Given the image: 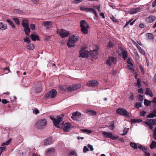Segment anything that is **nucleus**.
<instances>
[{"label": "nucleus", "instance_id": "obj_9", "mask_svg": "<svg viewBox=\"0 0 156 156\" xmlns=\"http://www.w3.org/2000/svg\"><path fill=\"white\" fill-rule=\"evenodd\" d=\"M58 33L62 38L67 37L70 34L69 31H67L63 29L61 30L60 32H58Z\"/></svg>", "mask_w": 156, "mask_h": 156}, {"label": "nucleus", "instance_id": "obj_40", "mask_svg": "<svg viewBox=\"0 0 156 156\" xmlns=\"http://www.w3.org/2000/svg\"><path fill=\"white\" fill-rule=\"evenodd\" d=\"M69 156H76L77 154L76 151H73L69 153Z\"/></svg>", "mask_w": 156, "mask_h": 156}, {"label": "nucleus", "instance_id": "obj_10", "mask_svg": "<svg viewBox=\"0 0 156 156\" xmlns=\"http://www.w3.org/2000/svg\"><path fill=\"white\" fill-rule=\"evenodd\" d=\"M102 133L104 136L107 138L111 139L113 140H115L117 138V137L113 136L111 133L103 131Z\"/></svg>", "mask_w": 156, "mask_h": 156}, {"label": "nucleus", "instance_id": "obj_14", "mask_svg": "<svg viewBox=\"0 0 156 156\" xmlns=\"http://www.w3.org/2000/svg\"><path fill=\"white\" fill-rule=\"evenodd\" d=\"M84 112L88 114V115L92 116H95L97 115V112L93 110L87 109L84 111Z\"/></svg>", "mask_w": 156, "mask_h": 156}, {"label": "nucleus", "instance_id": "obj_54", "mask_svg": "<svg viewBox=\"0 0 156 156\" xmlns=\"http://www.w3.org/2000/svg\"><path fill=\"white\" fill-rule=\"evenodd\" d=\"M82 131L87 132L89 133H91L92 131L90 130H87V129H83L81 130Z\"/></svg>", "mask_w": 156, "mask_h": 156}, {"label": "nucleus", "instance_id": "obj_1", "mask_svg": "<svg viewBox=\"0 0 156 156\" xmlns=\"http://www.w3.org/2000/svg\"><path fill=\"white\" fill-rule=\"evenodd\" d=\"M57 119H55L54 121L55 126L57 128H61L63 129V130L65 132L69 131L71 128L73 126L69 122H65L62 120V117L58 115L57 116Z\"/></svg>", "mask_w": 156, "mask_h": 156}, {"label": "nucleus", "instance_id": "obj_36", "mask_svg": "<svg viewBox=\"0 0 156 156\" xmlns=\"http://www.w3.org/2000/svg\"><path fill=\"white\" fill-rule=\"evenodd\" d=\"M130 146L134 149H136L137 148V144L135 143L131 142L130 143Z\"/></svg>", "mask_w": 156, "mask_h": 156}, {"label": "nucleus", "instance_id": "obj_13", "mask_svg": "<svg viewBox=\"0 0 156 156\" xmlns=\"http://www.w3.org/2000/svg\"><path fill=\"white\" fill-rule=\"evenodd\" d=\"M98 83L97 81L93 80L90 81L87 83V85L89 87H93L97 86L98 85Z\"/></svg>", "mask_w": 156, "mask_h": 156}, {"label": "nucleus", "instance_id": "obj_43", "mask_svg": "<svg viewBox=\"0 0 156 156\" xmlns=\"http://www.w3.org/2000/svg\"><path fill=\"white\" fill-rule=\"evenodd\" d=\"M141 82L140 80V79H137V83L138 88H140L141 86Z\"/></svg>", "mask_w": 156, "mask_h": 156}, {"label": "nucleus", "instance_id": "obj_62", "mask_svg": "<svg viewBox=\"0 0 156 156\" xmlns=\"http://www.w3.org/2000/svg\"><path fill=\"white\" fill-rule=\"evenodd\" d=\"M2 102L3 104H6L8 103L9 101L5 99H3L2 100Z\"/></svg>", "mask_w": 156, "mask_h": 156}, {"label": "nucleus", "instance_id": "obj_16", "mask_svg": "<svg viewBox=\"0 0 156 156\" xmlns=\"http://www.w3.org/2000/svg\"><path fill=\"white\" fill-rule=\"evenodd\" d=\"M80 28L87 27L89 28L88 24L84 20H82L80 22Z\"/></svg>", "mask_w": 156, "mask_h": 156}, {"label": "nucleus", "instance_id": "obj_41", "mask_svg": "<svg viewBox=\"0 0 156 156\" xmlns=\"http://www.w3.org/2000/svg\"><path fill=\"white\" fill-rule=\"evenodd\" d=\"M12 140V139L11 138L9 139V140L6 141V142L2 143V145L3 146L5 145H8Z\"/></svg>", "mask_w": 156, "mask_h": 156}, {"label": "nucleus", "instance_id": "obj_31", "mask_svg": "<svg viewBox=\"0 0 156 156\" xmlns=\"http://www.w3.org/2000/svg\"><path fill=\"white\" fill-rule=\"evenodd\" d=\"M89 28H87V27L81 28V30L83 34H87L88 33V29Z\"/></svg>", "mask_w": 156, "mask_h": 156}, {"label": "nucleus", "instance_id": "obj_61", "mask_svg": "<svg viewBox=\"0 0 156 156\" xmlns=\"http://www.w3.org/2000/svg\"><path fill=\"white\" fill-rule=\"evenodd\" d=\"M145 153L144 156H150V153L148 151H144Z\"/></svg>", "mask_w": 156, "mask_h": 156}, {"label": "nucleus", "instance_id": "obj_3", "mask_svg": "<svg viewBox=\"0 0 156 156\" xmlns=\"http://www.w3.org/2000/svg\"><path fill=\"white\" fill-rule=\"evenodd\" d=\"M78 37H76L74 35L70 37L69 38V41L67 43L68 47L71 48L74 46L76 45L75 43L78 41Z\"/></svg>", "mask_w": 156, "mask_h": 156}, {"label": "nucleus", "instance_id": "obj_4", "mask_svg": "<svg viewBox=\"0 0 156 156\" xmlns=\"http://www.w3.org/2000/svg\"><path fill=\"white\" fill-rule=\"evenodd\" d=\"M57 94V91L53 89L46 93L44 95V97L46 99L48 98L49 97L51 98H53L55 97Z\"/></svg>", "mask_w": 156, "mask_h": 156}, {"label": "nucleus", "instance_id": "obj_57", "mask_svg": "<svg viewBox=\"0 0 156 156\" xmlns=\"http://www.w3.org/2000/svg\"><path fill=\"white\" fill-rule=\"evenodd\" d=\"M87 147L90 148V151H93L94 150L92 146L90 144H88L87 145Z\"/></svg>", "mask_w": 156, "mask_h": 156}, {"label": "nucleus", "instance_id": "obj_29", "mask_svg": "<svg viewBox=\"0 0 156 156\" xmlns=\"http://www.w3.org/2000/svg\"><path fill=\"white\" fill-rule=\"evenodd\" d=\"M31 39L33 41H35L36 40H39L38 36L37 35L31 34L30 35Z\"/></svg>", "mask_w": 156, "mask_h": 156}, {"label": "nucleus", "instance_id": "obj_33", "mask_svg": "<svg viewBox=\"0 0 156 156\" xmlns=\"http://www.w3.org/2000/svg\"><path fill=\"white\" fill-rule=\"evenodd\" d=\"M146 36L147 37V40H151L153 38V36L151 33H147L146 34Z\"/></svg>", "mask_w": 156, "mask_h": 156}, {"label": "nucleus", "instance_id": "obj_22", "mask_svg": "<svg viewBox=\"0 0 156 156\" xmlns=\"http://www.w3.org/2000/svg\"><path fill=\"white\" fill-rule=\"evenodd\" d=\"M52 22L51 21H46L43 23V25L48 29L52 27Z\"/></svg>", "mask_w": 156, "mask_h": 156}, {"label": "nucleus", "instance_id": "obj_11", "mask_svg": "<svg viewBox=\"0 0 156 156\" xmlns=\"http://www.w3.org/2000/svg\"><path fill=\"white\" fill-rule=\"evenodd\" d=\"M25 42L27 43V44H29L27 46L28 49L29 50H33L34 48L33 44H30V41L29 37H26L24 39Z\"/></svg>", "mask_w": 156, "mask_h": 156}, {"label": "nucleus", "instance_id": "obj_59", "mask_svg": "<svg viewBox=\"0 0 156 156\" xmlns=\"http://www.w3.org/2000/svg\"><path fill=\"white\" fill-rule=\"evenodd\" d=\"M30 27L32 30H35V25L33 24H31L30 25Z\"/></svg>", "mask_w": 156, "mask_h": 156}, {"label": "nucleus", "instance_id": "obj_48", "mask_svg": "<svg viewBox=\"0 0 156 156\" xmlns=\"http://www.w3.org/2000/svg\"><path fill=\"white\" fill-rule=\"evenodd\" d=\"M95 11L94 9L92 8H88L87 12H90L93 13Z\"/></svg>", "mask_w": 156, "mask_h": 156}, {"label": "nucleus", "instance_id": "obj_20", "mask_svg": "<svg viewBox=\"0 0 156 156\" xmlns=\"http://www.w3.org/2000/svg\"><path fill=\"white\" fill-rule=\"evenodd\" d=\"M41 84V83H38L35 87V91L36 92H40L42 90Z\"/></svg>", "mask_w": 156, "mask_h": 156}, {"label": "nucleus", "instance_id": "obj_35", "mask_svg": "<svg viewBox=\"0 0 156 156\" xmlns=\"http://www.w3.org/2000/svg\"><path fill=\"white\" fill-rule=\"evenodd\" d=\"M6 21L13 28H15V26L12 21L9 20H7Z\"/></svg>", "mask_w": 156, "mask_h": 156}, {"label": "nucleus", "instance_id": "obj_44", "mask_svg": "<svg viewBox=\"0 0 156 156\" xmlns=\"http://www.w3.org/2000/svg\"><path fill=\"white\" fill-rule=\"evenodd\" d=\"M80 9L82 11H84L86 12H87L88 8L84 7H80Z\"/></svg>", "mask_w": 156, "mask_h": 156}, {"label": "nucleus", "instance_id": "obj_51", "mask_svg": "<svg viewBox=\"0 0 156 156\" xmlns=\"http://www.w3.org/2000/svg\"><path fill=\"white\" fill-rule=\"evenodd\" d=\"M138 99L139 101H142L143 100V96L141 94L139 95L138 97Z\"/></svg>", "mask_w": 156, "mask_h": 156}, {"label": "nucleus", "instance_id": "obj_32", "mask_svg": "<svg viewBox=\"0 0 156 156\" xmlns=\"http://www.w3.org/2000/svg\"><path fill=\"white\" fill-rule=\"evenodd\" d=\"M150 147L151 149H154V148L156 147V142L154 141H153L151 143Z\"/></svg>", "mask_w": 156, "mask_h": 156}, {"label": "nucleus", "instance_id": "obj_46", "mask_svg": "<svg viewBox=\"0 0 156 156\" xmlns=\"http://www.w3.org/2000/svg\"><path fill=\"white\" fill-rule=\"evenodd\" d=\"M13 20L14 21L15 23L17 25H19L20 24V23L19 20L18 18H13Z\"/></svg>", "mask_w": 156, "mask_h": 156}, {"label": "nucleus", "instance_id": "obj_63", "mask_svg": "<svg viewBox=\"0 0 156 156\" xmlns=\"http://www.w3.org/2000/svg\"><path fill=\"white\" fill-rule=\"evenodd\" d=\"M146 113V112L143 111L140 112V115L142 116H144Z\"/></svg>", "mask_w": 156, "mask_h": 156}, {"label": "nucleus", "instance_id": "obj_19", "mask_svg": "<svg viewBox=\"0 0 156 156\" xmlns=\"http://www.w3.org/2000/svg\"><path fill=\"white\" fill-rule=\"evenodd\" d=\"M52 138L51 137H50L47 138L44 141L43 145H48L52 143Z\"/></svg>", "mask_w": 156, "mask_h": 156}, {"label": "nucleus", "instance_id": "obj_52", "mask_svg": "<svg viewBox=\"0 0 156 156\" xmlns=\"http://www.w3.org/2000/svg\"><path fill=\"white\" fill-rule=\"evenodd\" d=\"M127 67L130 71H131L132 72H133L134 69H133V66H132V65H127Z\"/></svg>", "mask_w": 156, "mask_h": 156}, {"label": "nucleus", "instance_id": "obj_2", "mask_svg": "<svg viewBox=\"0 0 156 156\" xmlns=\"http://www.w3.org/2000/svg\"><path fill=\"white\" fill-rule=\"evenodd\" d=\"M47 124V121L45 119H40L37 120L35 126L36 128L42 130L45 127Z\"/></svg>", "mask_w": 156, "mask_h": 156}, {"label": "nucleus", "instance_id": "obj_15", "mask_svg": "<svg viewBox=\"0 0 156 156\" xmlns=\"http://www.w3.org/2000/svg\"><path fill=\"white\" fill-rule=\"evenodd\" d=\"M80 87V84H78L74 85L72 87H68L67 88V90L68 91H73L79 88Z\"/></svg>", "mask_w": 156, "mask_h": 156}, {"label": "nucleus", "instance_id": "obj_26", "mask_svg": "<svg viewBox=\"0 0 156 156\" xmlns=\"http://www.w3.org/2000/svg\"><path fill=\"white\" fill-rule=\"evenodd\" d=\"M7 25L4 23H0V30H4L7 28Z\"/></svg>", "mask_w": 156, "mask_h": 156}, {"label": "nucleus", "instance_id": "obj_56", "mask_svg": "<svg viewBox=\"0 0 156 156\" xmlns=\"http://www.w3.org/2000/svg\"><path fill=\"white\" fill-rule=\"evenodd\" d=\"M111 130H113L114 129V126L113 124H112L110 126H107Z\"/></svg>", "mask_w": 156, "mask_h": 156}, {"label": "nucleus", "instance_id": "obj_21", "mask_svg": "<svg viewBox=\"0 0 156 156\" xmlns=\"http://www.w3.org/2000/svg\"><path fill=\"white\" fill-rule=\"evenodd\" d=\"M22 25L23 28L28 27L29 26L28 20L27 19H22Z\"/></svg>", "mask_w": 156, "mask_h": 156}, {"label": "nucleus", "instance_id": "obj_60", "mask_svg": "<svg viewBox=\"0 0 156 156\" xmlns=\"http://www.w3.org/2000/svg\"><path fill=\"white\" fill-rule=\"evenodd\" d=\"M83 0H75L73 1V3L75 4L78 3L82 1Z\"/></svg>", "mask_w": 156, "mask_h": 156}, {"label": "nucleus", "instance_id": "obj_7", "mask_svg": "<svg viewBox=\"0 0 156 156\" xmlns=\"http://www.w3.org/2000/svg\"><path fill=\"white\" fill-rule=\"evenodd\" d=\"M89 54V52L85 48L82 49L80 51V56L82 58H87Z\"/></svg>", "mask_w": 156, "mask_h": 156}, {"label": "nucleus", "instance_id": "obj_38", "mask_svg": "<svg viewBox=\"0 0 156 156\" xmlns=\"http://www.w3.org/2000/svg\"><path fill=\"white\" fill-rule=\"evenodd\" d=\"M129 130V128L124 129L123 130V133L122 134V135L123 136L125 135L127 133Z\"/></svg>", "mask_w": 156, "mask_h": 156}, {"label": "nucleus", "instance_id": "obj_47", "mask_svg": "<svg viewBox=\"0 0 156 156\" xmlns=\"http://www.w3.org/2000/svg\"><path fill=\"white\" fill-rule=\"evenodd\" d=\"M135 107L136 108H139L141 107V103L140 102H137L135 104Z\"/></svg>", "mask_w": 156, "mask_h": 156}, {"label": "nucleus", "instance_id": "obj_34", "mask_svg": "<svg viewBox=\"0 0 156 156\" xmlns=\"http://www.w3.org/2000/svg\"><path fill=\"white\" fill-rule=\"evenodd\" d=\"M151 101H148L146 99L144 100V104L145 105L147 106H149L151 103Z\"/></svg>", "mask_w": 156, "mask_h": 156}, {"label": "nucleus", "instance_id": "obj_58", "mask_svg": "<svg viewBox=\"0 0 156 156\" xmlns=\"http://www.w3.org/2000/svg\"><path fill=\"white\" fill-rule=\"evenodd\" d=\"M153 137L155 140H156V127L154 129Z\"/></svg>", "mask_w": 156, "mask_h": 156}, {"label": "nucleus", "instance_id": "obj_18", "mask_svg": "<svg viewBox=\"0 0 156 156\" xmlns=\"http://www.w3.org/2000/svg\"><path fill=\"white\" fill-rule=\"evenodd\" d=\"M89 55L91 56L92 58L94 59H96L97 58L96 56L98 55L97 51L96 50H94L93 51L89 52Z\"/></svg>", "mask_w": 156, "mask_h": 156}, {"label": "nucleus", "instance_id": "obj_5", "mask_svg": "<svg viewBox=\"0 0 156 156\" xmlns=\"http://www.w3.org/2000/svg\"><path fill=\"white\" fill-rule=\"evenodd\" d=\"M82 114L79 112L76 111L74 112L71 116L72 119L76 121H80L82 119Z\"/></svg>", "mask_w": 156, "mask_h": 156}, {"label": "nucleus", "instance_id": "obj_37", "mask_svg": "<svg viewBox=\"0 0 156 156\" xmlns=\"http://www.w3.org/2000/svg\"><path fill=\"white\" fill-rule=\"evenodd\" d=\"M137 48L139 50V51L140 52L141 54H142L143 55H144L145 54V52L144 51V50H143L142 49L141 47L139 46V45H137Z\"/></svg>", "mask_w": 156, "mask_h": 156}, {"label": "nucleus", "instance_id": "obj_50", "mask_svg": "<svg viewBox=\"0 0 156 156\" xmlns=\"http://www.w3.org/2000/svg\"><path fill=\"white\" fill-rule=\"evenodd\" d=\"M138 148L139 149H141L142 151H144H144H146V150H147V149L145 147H143L142 146H138Z\"/></svg>", "mask_w": 156, "mask_h": 156}, {"label": "nucleus", "instance_id": "obj_49", "mask_svg": "<svg viewBox=\"0 0 156 156\" xmlns=\"http://www.w3.org/2000/svg\"><path fill=\"white\" fill-rule=\"evenodd\" d=\"M113 45L112 43V42L110 41L108 42V44L107 45V47L108 48H113Z\"/></svg>", "mask_w": 156, "mask_h": 156}, {"label": "nucleus", "instance_id": "obj_55", "mask_svg": "<svg viewBox=\"0 0 156 156\" xmlns=\"http://www.w3.org/2000/svg\"><path fill=\"white\" fill-rule=\"evenodd\" d=\"M132 61L131 60V58H129L128 59L127 61V63L128 64H130V65H132V66H133V64H132Z\"/></svg>", "mask_w": 156, "mask_h": 156}, {"label": "nucleus", "instance_id": "obj_28", "mask_svg": "<svg viewBox=\"0 0 156 156\" xmlns=\"http://www.w3.org/2000/svg\"><path fill=\"white\" fill-rule=\"evenodd\" d=\"M54 149L53 147H51L48 148L46 150L45 154L46 155H48V154L54 152Z\"/></svg>", "mask_w": 156, "mask_h": 156}, {"label": "nucleus", "instance_id": "obj_42", "mask_svg": "<svg viewBox=\"0 0 156 156\" xmlns=\"http://www.w3.org/2000/svg\"><path fill=\"white\" fill-rule=\"evenodd\" d=\"M12 140V139L11 138L9 139V140L6 141V142L2 143V145L3 146L5 145H8Z\"/></svg>", "mask_w": 156, "mask_h": 156}, {"label": "nucleus", "instance_id": "obj_17", "mask_svg": "<svg viewBox=\"0 0 156 156\" xmlns=\"http://www.w3.org/2000/svg\"><path fill=\"white\" fill-rule=\"evenodd\" d=\"M119 49L122 51V55L123 58L124 60H126L128 56V53L122 47H119Z\"/></svg>", "mask_w": 156, "mask_h": 156}, {"label": "nucleus", "instance_id": "obj_23", "mask_svg": "<svg viewBox=\"0 0 156 156\" xmlns=\"http://www.w3.org/2000/svg\"><path fill=\"white\" fill-rule=\"evenodd\" d=\"M155 18V16H150L146 19V21L148 23H151L154 20Z\"/></svg>", "mask_w": 156, "mask_h": 156}, {"label": "nucleus", "instance_id": "obj_39", "mask_svg": "<svg viewBox=\"0 0 156 156\" xmlns=\"http://www.w3.org/2000/svg\"><path fill=\"white\" fill-rule=\"evenodd\" d=\"M131 121L133 123H136L138 122H140L142 121V120L141 119H132Z\"/></svg>", "mask_w": 156, "mask_h": 156}, {"label": "nucleus", "instance_id": "obj_6", "mask_svg": "<svg viewBox=\"0 0 156 156\" xmlns=\"http://www.w3.org/2000/svg\"><path fill=\"white\" fill-rule=\"evenodd\" d=\"M144 123L147 125L150 129L153 128L152 125L156 124V120L155 119H148L147 121L144 122Z\"/></svg>", "mask_w": 156, "mask_h": 156}, {"label": "nucleus", "instance_id": "obj_27", "mask_svg": "<svg viewBox=\"0 0 156 156\" xmlns=\"http://www.w3.org/2000/svg\"><path fill=\"white\" fill-rule=\"evenodd\" d=\"M23 28L24 31L25 32L26 35L27 36H28L30 35V30L29 27V26L24 27Z\"/></svg>", "mask_w": 156, "mask_h": 156}, {"label": "nucleus", "instance_id": "obj_12", "mask_svg": "<svg viewBox=\"0 0 156 156\" xmlns=\"http://www.w3.org/2000/svg\"><path fill=\"white\" fill-rule=\"evenodd\" d=\"M116 57H110L107 59L106 62V64L109 66L111 65L112 62H113L114 64H116Z\"/></svg>", "mask_w": 156, "mask_h": 156}, {"label": "nucleus", "instance_id": "obj_8", "mask_svg": "<svg viewBox=\"0 0 156 156\" xmlns=\"http://www.w3.org/2000/svg\"><path fill=\"white\" fill-rule=\"evenodd\" d=\"M118 114L128 117H129L131 116L129 112L124 109L121 108H118Z\"/></svg>", "mask_w": 156, "mask_h": 156}, {"label": "nucleus", "instance_id": "obj_25", "mask_svg": "<svg viewBox=\"0 0 156 156\" xmlns=\"http://www.w3.org/2000/svg\"><path fill=\"white\" fill-rule=\"evenodd\" d=\"M139 10L140 9L139 8H135L129 11V13L131 14H133L138 12L139 11Z\"/></svg>", "mask_w": 156, "mask_h": 156}, {"label": "nucleus", "instance_id": "obj_45", "mask_svg": "<svg viewBox=\"0 0 156 156\" xmlns=\"http://www.w3.org/2000/svg\"><path fill=\"white\" fill-rule=\"evenodd\" d=\"M6 147H0V156L1 155L2 153L5 151L6 150Z\"/></svg>", "mask_w": 156, "mask_h": 156}, {"label": "nucleus", "instance_id": "obj_24", "mask_svg": "<svg viewBox=\"0 0 156 156\" xmlns=\"http://www.w3.org/2000/svg\"><path fill=\"white\" fill-rule=\"evenodd\" d=\"M147 116L148 118H154L156 117V109L154 110L152 112L150 113Z\"/></svg>", "mask_w": 156, "mask_h": 156}, {"label": "nucleus", "instance_id": "obj_30", "mask_svg": "<svg viewBox=\"0 0 156 156\" xmlns=\"http://www.w3.org/2000/svg\"><path fill=\"white\" fill-rule=\"evenodd\" d=\"M145 94L147 95H148L150 96L151 97H152L153 94L150 89L149 88H147L146 89Z\"/></svg>", "mask_w": 156, "mask_h": 156}, {"label": "nucleus", "instance_id": "obj_53", "mask_svg": "<svg viewBox=\"0 0 156 156\" xmlns=\"http://www.w3.org/2000/svg\"><path fill=\"white\" fill-rule=\"evenodd\" d=\"M83 152L84 153L87 152V151H89V149L87 148L86 146H84L83 148Z\"/></svg>", "mask_w": 156, "mask_h": 156}, {"label": "nucleus", "instance_id": "obj_64", "mask_svg": "<svg viewBox=\"0 0 156 156\" xmlns=\"http://www.w3.org/2000/svg\"><path fill=\"white\" fill-rule=\"evenodd\" d=\"M152 102L154 103V105L156 106V97H154L153 98Z\"/></svg>", "mask_w": 156, "mask_h": 156}]
</instances>
